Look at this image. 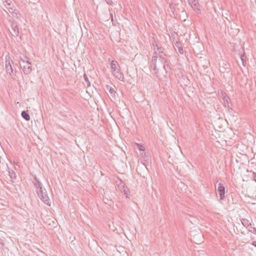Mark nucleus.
<instances>
[{"mask_svg": "<svg viewBox=\"0 0 256 256\" xmlns=\"http://www.w3.org/2000/svg\"><path fill=\"white\" fill-rule=\"evenodd\" d=\"M22 116L26 121L30 120V116L28 111L23 110L22 112Z\"/></svg>", "mask_w": 256, "mask_h": 256, "instance_id": "obj_11", "label": "nucleus"}, {"mask_svg": "<svg viewBox=\"0 0 256 256\" xmlns=\"http://www.w3.org/2000/svg\"><path fill=\"white\" fill-rule=\"evenodd\" d=\"M157 46V52H155V54H156L157 52H158V54H164V52L162 50V48L161 47H158V46Z\"/></svg>", "mask_w": 256, "mask_h": 256, "instance_id": "obj_17", "label": "nucleus"}, {"mask_svg": "<svg viewBox=\"0 0 256 256\" xmlns=\"http://www.w3.org/2000/svg\"><path fill=\"white\" fill-rule=\"evenodd\" d=\"M241 222L242 224L246 228L251 225V223L250 222V221L246 218L242 219Z\"/></svg>", "mask_w": 256, "mask_h": 256, "instance_id": "obj_15", "label": "nucleus"}, {"mask_svg": "<svg viewBox=\"0 0 256 256\" xmlns=\"http://www.w3.org/2000/svg\"><path fill=\"white\" fill-rule=\"evenodd\" d=\"M6 70L7 74L11 75V74L13 72V69L10 64V57L8 56H6Z\"/></svg>", "mask_w": 256, "mask_h": 256, "instance_id": "obj_4", "label": "nucleus"}, {"mask_svg": "<svg viewBox=\"0 0 256 256\" xmlns=\"http://www.w3.org/2000/svg\"><path fill=\"white\" fill-rule=\"evenodd\" d=\"M4 2H6V5L10 6L12 4V2L10 0H4Z\"/></svg>", "mask_w": 256, "mask_h": 256, "instance_id": "obj_19", "label": "nucleus"}, {"mask_svg": "<svg viewBox=\"0 0 256 256\" xmlns=\"http://www.w3.org/2000/svg\"><path fill=\"white\" fill-rule=\"evenodd\" d=\"M8 172L9 173V176L11 179L16 180V176L15 172L12 170H10L8 168Z\"/></svg>", "mask_w": 256, "mask_h": 256, "instance_id": "obj_14", "label": "nucleus"}, {"mask_svg": "<svg viewBox=\"0 0 256 256\" xmlns=\"http://www.w3.org/2000/svg\"><path fill=\"white\" fill-rule=\"evenodd\" d=\"M152 68L154 70V65L152 66V68Z\"/></svg>", "mask_w": 256, "mask_h": 256, "instance_id": "obj_27", "label": "nucleus"}, {"mask_svg": "<svg viewBox=\"0 0 256 256\" xmlns=\"http://www.w3.org/2000/svg\"><path fill=\"white\" fill-rule=\"evenodd\" d=\"M252 178L256 182V172H252Z\"/></svg>", "mask_w": 256, "mask_h": 256, "instance_id": "obj_22", "label": "nucleus"}, {"mask_svg": "<svg viewBox=\"0 0 256 256\" xmlns=\"http://www.w3.org/2000/svg\"><path fill=\"white\" fill-rule=\"evenodd\" d=\"M34 180L36 181V182L34 184V186H36L37 190H43L42 184V182L40 181V180L37 178L36 176H34Z\"/></svg>", "mask_w": 256, "mask_h": 256, "instance_id": "obj_8", "label": "nucleus"}, {"mask_svg": "<svg viewBox=\"0 0 256 256\" xmlns=\"http://www.w3.org/2000/svg\"><path fill=\"white\" fill-rule=\"evenodd\" d=\"M224 104L226 107H227L228 108V110H232L231 108H230V102L229 97L226 96L224 97Z\"/></svg>", "mask_w": 256, "mask_h": 256, "instance_id": "obj_9", "label": "nucleus"}, {"mask_svg": "<svg viewBox=\"0 0 256 256\" xmlns=\"http://www.w3.org/2000/svg\"><path fill=\"white\" fill-rule=\"evenodd\" d=\"M106 88L107 90L109 92L111 96L112 97H115V95L116 94L114 90L111 86H110L109 85L106 84Z\"/></svg>", "mask_w": 256, "mask_h": 256, "instance_id": "obj_10", "label": "nucleus"}, {"mask_svg": "<svg viewBox=\"0 0 256 256\" xmlns=\"http://www.w3.org/2000/svg\"><path fill=\"white\" fill-rule=\"evenodd\" d=\"M220 196V200H223L225 198V188L221 184H218V186L216 190Z\"/></svg>", "mask_w": 256, "mask_h": 256, "instance_id": "obj_6", "label": "nucleus"}, {"mask_svg": "<svg viewBox=\"0 0 256 256\" xmlns=\"http://www.w3.org/2000/svg\"><path fill=\"white\" fill-rule=\"evenodd\" d=\"M178 52H179L180 54H183L184 51H183V49H182V48H181V47H178Z\"/></svg>", "mask_w": 256, "mask_h": 256, "instance_id": "obj_23", "label": "nucleus"}, {"mask_svg": "<svg viewBox=\"0 0 256 256\" xmlns=\"http://www.w3.org/2000/svg\"><path fill=\"white\" fill-rule=\"evenodd\" d=\"M241 60H242V64H243L244 66V59H243V58H242V57H241Z\"/></svg>", "mask_w": 256, "mask_h": 256, "instance_id": "obj_26", "label": "nucleus"}, {"mask_svg": "<svg viewBox=\"0 0 256 256\" xmlns=\"http://www.w3.org/2000/svg\"><path fill=\"white\" fill-rule=\"evenodd\" d=\"M31 65L32 63L29 60H26V63L24 64L22 66L20 64L22 70L26 74H28L32 72Z\"/></svg>", "mask_w": 256, "mask_h": 256, "instance_id": "obj_3", "label": "nucleus"}, {"mask_svg": "<svg viewBox=\"0 0 256 256\" xmlns=\"http://www.w3.org/2000/svg\"><path fill=\"white\" fill-rule=\"evenodd\" d=\"M122 190V192H123L124 193V194L125 195H126V196L127 197V195L128 194V190L127 188H124V186H123V188Z\"/></svg>", "mask_w": 256, "mask_h": 256, "instance_id": "obj_18", "label": "nucleus"}, {"mask_svg": "<svg viewBox=\"0 0 256 256\" xmlns=\"http://www.w3.org/2000/svg\"><path fill=\"white\" fill-rule=\"evenodd\" d=\"M37 194L40 199L48 206H50V200L48 196L47 192L45 189L37 190Z\"/></svg>", "mask_w": 256, "mask_h": 256, "instance_id": "obj_2", "label": "nucleus"}, {"mask_svg": "<svg viewBox=\"0 0 256 256\" xmlns=\"http://www.w3.org/2000/svg\"><path fill=\"white\" fill-rule=\"evenodd\" d=\"M138 149L140 151L144 150V148L143 146H139V144H138Z\"/></svg>", "mask_w": 256, "mask_h": 256, "instance_id": "obj_24", "label": "nucleus"}, {"mask_svg": "<svg viewBox=\"0 0 256 256\" xmlns=\"http://www.w3.org/2000/svg\"><path fill=\"white\" fill-rule=\"evenodd\" d=\"M249 231L254 234H256V228L254 227H250V230H249Z\"/></svg>", "mask_w": 256, "mask_h": 256, "instance_id": "obj_20", "label": "nucleus"}, {"mask_svg": "<svg viewBox=\"0 0 256 256\" xmlns=\"http://www.w3.org/2000/svg\"><path fill=\"white\" fill-rule=\"evenodd\" d=\"M20 60L21 61H22V62H23V64L26 63V60H28V58L27 57H24V58H22L20 57Z\"/></svg>", "mask_w": 256, "mask_h": 256, "instance_id": "obj_21", "label": "nucleus"}, {"mask_svg": "<svg viewBox=\"0 0 256 256\" xmlns=\"http://www.w3.org/2000/svg\"><path fill=\"white\" fill-rule=\"evenodd\" d=\"M12 30L13 33H12V34L14 36H18L19 34V29L17 26H12Z\"/></svg>", "mask_w": 256, "mask_h": 256, "instance_id": "obj_12", "label": "nucleus"}, {"mask_svg": "<svg viewBox=\"0 0 256 256\" xmlns=\"http://www.w3.org/2000/svg\"><path fill=\"white\" fill-rule=\"evenodd\" d=\"M252 245L256 247V241H254L252 243Z\"/></svg>", "mask_w": 256, "mask_h": 256, "instance_id": "obj_25", "label": "nucleus"}, {"mask_svg": "<svg viewBox=\"0 0 256 256\" xmlns=\"http://www.w3.org/2000/svg\"><path fill=\"white\" fill-rule=\"evenodd\" d=\"M84 80L85 82L87 84L88 86H90V82L89 81L88 77L86 75V74H84Z\"/></svg>", "mask_w": 256, "mask_h": 256, "instance_id": "obj_16", "label": "nucleus"}, {"mask_svg": "<svg viewBox=\"0 0 256 256\" xmlns=\"http://www.w3.org/2000/svg\"><path fill=\"white\" fill-rule=\"evenodd\" d=\"M188 2L194 10H196L198 13H200V9L198 8L199 4L197 0H188Z\"/></svg>", "mask_w": 256, "mask_h": 256, "instance_id": "obj_7", "label": "nucleus"}, {"mask_svg": "<svg viewBox=\"0 0 256 256\" xmlns=\"http://www.w3.org/2000/svg\"><path fill=\"white\" fill-rule=\"evenodd\" d=\"M157 59H158V56H153L152 58V64L150 65V68H152V66L153 65H154V70H156V63Z\"/></svg>", "mask_w": 256, "mask_h": 256, "instance_id": "obj_13", "label": "nucleus"}, {"mask_svg": "<svg viewBox=\"0 0 256 256\" xmlns=\"http://www.w3.org/2000/svg\"><path fill=\"white\" fill-rule=\"evenodd\" d=\"M110 67L112 70V74L119 80L124 82V76L122 73L120 72L118 62L116 60H112L110 64Z\"/></svg>", "mask_w": 256, "mask_h": 256, "instance_id": "obj_1", "label": "nucleus"}, {"mask_svg": "<svg viewBox=\"0 0 256 256\" xmlns=\"http://www.w3.org/2000/svg\"><path fill=\"white\" fill-rule=\"evenodd\" d=\"M166 54H159L158 56V59L160 60L162 64H163V68L166 70H167V69L166 68V66L168 68V64H166L168 62L167 58H166Z\"/></svg>", "mask_w": 256, "mask_h": 256, "instance_id": "obj_5", "label": "nucleus"}]
</instances>
